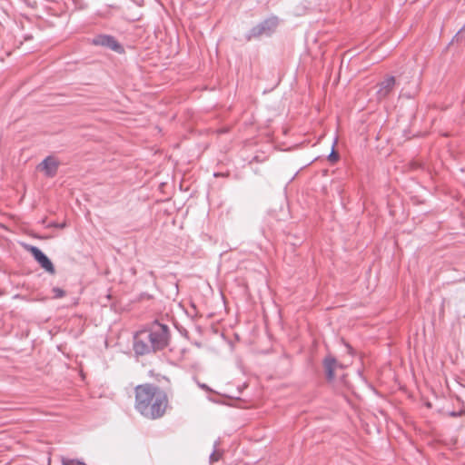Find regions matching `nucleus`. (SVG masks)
I'll return each mask as SVG.
<instances>
[{
  "instance_id": "obj_1",
  "label": "nucleus",
  "mask_w": 465,
  "mask_h": 465,
  "mask_svg": "<svg viewBox=\"0 0 465 465\" xmlns=\"http://www.w3.org/2000/svg\"><path fill=\"white\" fill-rule=\"evenodd\" d=\"M170 337L169 327L154 321L134 334L133 350L137 356L157 352L169 345Z\"/></svg>"
},
{
  "instance_id": "obj_2",
  "label": "nucleus",
  "mask_w": 465,
  "mask_h": 465,
  "mask_svg": "<svg viewBox=\"0 0 465 465\" xmlns=\"http://www.w3.org/2000/svg\"><path fill=\"white\" fill-rule=\"evenodd\" d=\"M168 398L163 390L153 384H142L135 387L136 411L145 418L155 420L165 413Z\"/></svg>"
},
{
  "instance_id": "obj_3",
  "label": "nucleus",
  "mask_w": 465,
  "mask_h": 465,
  "mask_svg": "<svg viewBox=\"0 0 465 465\" xmlns=\"http://www.w3.org/2000/svg\"><path fill=\"white\" fill-rule=\"evenodd\" d=\"M279 20L276 16H271L263 21H262L257 25L253 26L248 33L247 38L250 40L252 38L259 37L262 35L269 36L271 35L278 26Z\"/></svg>"
},
{
  "instance_id": "obj_4",
  "label": "nucleus",
  "mask_w": 465,
  "mask_h": 465,
  "mask_svg": "<svg viewBox=\"0 0 465 465\" xmlns=\"http://www.w3.org/2000/svg\"><path fill=\"white\" fill-rule=\"evenodd\" d=\"M92 44L96 46H104L118 54L124 53V47L115 39L109 35H98L92 39Z\"/></svg>"
},
{
  "instance_id": "obj_5",
  "label": "nucleus",
  "mask_w": 465,
  "mask_h": 465,
  "mask_svg": "<svg viewBox=\"0 0 465 465\" xmlns=\"http://www.w3.org/2000/svg\"><path fill=\"white\" fill-rule=\"evenodd\" d=\"M26 250L32 254L34 259L48 273L54 274L55 268L51 260L36 246L28 245Z\"/></svg>"
},
{
  "instance_id": "obj_6",
  "label": "nucleus",
  "mask_w": 465,
  "mask_h": 465,
  "mask_svg": "<svg viewBox=\"0 0 465 465\" xmlns=\"http://www.w3.org/2000/svg\"><path fill=\"white\" fill-rule=\"evenodd\" d=\"M60 163L53 156L45 157L37 166V169L44 172L46 177L53 178L56 175Z\"/></svg>"
},
{
  "instance_id": "obj_7",
  "label": "nucleus",
  "mask_w": 465,
  "mask_h": 465,
  "mask_svg": "<svg viewBox=\"0 0 465 465\" xmlns=\"http://www.w3.org/2000/svg\"><path fill=\"white\" fill-rule=\"evenodd\" d=\"M396 79L394 76H387L384 80L378 84V90L376 92L377 99H386L394 90Z\"/></svg>"
},
{
  "instance_id": "obj_8",
  "label": "nucleus",
  "mask_w": 465,
  "mask_h": 465,
  "mask_svg": "<svg viewBox=\"0 0 465 465\" xmlns=\"http://www.w3.org/2000/svg\"><path fill=\"white\" fill-rule=\"evenodd\" d=\"M338 365L336 359L332 356H327L323 360V367L328 381H331L335 378V369Z\"/></svg>"
},
{
  "instance_id": "obj_9",
  "label": "nucleus",
  "mask_w": 465,
  "mask_h": 465,
  "mask_svg": "<svg viewBox=\"0 0 465 465\" xmlns=\"http://www.w3.org/2000/svg\"><path fill=\"white\" fill-rule=\"evenodd\" d=\"M62 465H86L83 460L77 459H70L62 457L61 459Z\"/></svg>"
},
{
  "instance_id": "obj_10",
  "label": "nucleus",
  "mask_w": 465,
  "mask_h": 465,
  "mask_svg": "<svg viewBox=\"0 0 465 465\" xmlns=\"http://www.w3.org/2000/svg\"><path fill=\"white\" fill-rule=\"evenodd\" d=\"M465 40V25L457 32V34L454 35L452 42H462Z\"/></svg>"
},
{
  "instance_id": "obj_11",
  "label": "nucleus",
  "mask_w": 465,
  "mask_h": 465,
  "mask_svg": "<svg viewBox=\"0 0 465 465\" xmlns=\"http://www.w3.org/2000/svg\"><path fill=\"white\" fill-rule=\"evenodd\" d=\"M217 444L218 443L215 442L214 450L210 454V462L211 463H214V462L218 461L220 460L221 456H222V454L216 450Z\"/></svg>"
},
{
  "instance_id": "obj_12",
  "label": "nucleus",
  "mask_w": 465,
  "mask_h": 465,
  "mask_svg": "<svg viewBox=\"0 0 465 465\" xmlns=\"http://www.w3.org/2000/svg\"><path fill=\"white\" fill-rule=\"evenodd\" d=\"M52 292L54 293V298L55 299L62 298L65 295V292L59 287H54Z\"/></svg>"
},
{
  "instance_id": "obj_13",
  "label": "nucleus",
  "mask_w": 465,
  "mask_h": 465,
  "mask_svg": "<svg viewBox=\"0 0 465 465\" xmlns=\"http://www.w3.org/2000/svg\"><path fill=\"white\" fill-rule=\"evenodd\" d=\"M334 144H335V142L333 143L332 144V148H331V152L330 153V154L328 155V159L330 162L333 163V162H336L338 159H339V154L338 153H336L334 151Z\"/></svg>"
},
{
  "instance_id": "obj_14",
  "label": "nucleus",
  "mask_w": 465,
  "mask_h": 465,
  "mask_svg": "<svg viewBox=\"0 0 465 465\" xmlns=\"http://www.w3.org/2000/svg\"><path fill=\"white\" fill-rule=\"evenodd\" d=\"M464 414H465V411L464 410H461L460 411H450L449 412V415L450 417H460V416H462Z\"/></svg>"
},
{
  "instance_id": "obj_15",
  "label": "nucleus",
  "mask_w": 465,
  "mask_h": 465,
  "mask_svg": "<svg viewBox=\"0 0 465 465\" xmlns=\"http://www.w3.org/2000/svg\"><path fill=\"white\" fill-rule=\"evenodd\" d=\"M199 387L206 391H212L211 388L204 383H198Z\"/></svg>"
},
{
  "instance_id": "obj_16",
  "label": "nucleus",
  "mask_w": 465,
  "mask_h": 465,
  "mask_svg": "<svg viewBox=\"0 0 465 465\" xmlns=\"http://www.w3.org/2000/svg\"><path fill=\"white\" fill-rule=\"evenodd\" d=\"M59 227L63 228L64 226V224H62V223H59L58 225Z\"/></svg>"
},
{
  "instance_id": "obj_17",
  "label": "nucleus",
  "mask_w": 465,
  "mask_h": 465,
  "mask_svg": "<svg viewBox=\"0 0 465 465\" xmlns=\"http://www.w3.org/2000/svg\"><path fill=\"white\" fill-rule=\"evenodd\" d=\"M59 227L63 228L64 226V224H62V223H59L58 225Z\"/></svg>"
},
{
  "instance_id": "obj_18",
  "label": "nucleus",
  "mask_w": 465,
  "mask_h": 465,
  "mask_svg": "<svg viewBox=\"0 0 465 465\" xmlns=\"http://www.w3.org/2000/svg\"><path fill=\"white\" fill-rule=\"evenodd\" d=\"M49 465H51V464H49Z\"/></svg>"
}]
</instances>
